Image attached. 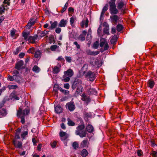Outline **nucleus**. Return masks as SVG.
Returning a JSON list of instances; mask_svg holds the SVG:
<instances>
[{
    "mask_svg": "<svg viewBox=\"0 0 157 157\" xmlns=\"http://www.w3.org/2000/svg\"><path fill=\"white\" fill-rule=\"evenodd\" d=\"M60 66H55L52 71L53 73L55 74L58 73L60 70Z\"/></svg>",
    "mask_w": 157,
    "mask_h": 157,
    "instance_id": "obj_25",
    "label": "nucleus"
},
{
    "mask_svg": "<svg viewBox=\"0 0 157 157\" xmlns=\"http://www.w3.org/2000/svg\"><path fill=\"white\" fill-rule=\"evenodd\" d=\"M73 44L76 46V48L78 49H80V45L78 44L77 41H75L73 43Z\"/></svg>",
    "mask_w": 157,
    "mask_h": 157,
    "instance_id": "obj_57",
    "label": "nucleus"
},
{
    "mask_svg": "<svg viewBox=\"0 0 157 157\" xmlns=\"http://www.w3.org/2000/svg\"><path fill=\"white\" fill-rule=\"evenodd\" d=\"M29 113V109H25L22 110V109L19 108L17 112V116L21 118V122L23 124L25 123V115H28Z\"/></svg>",
    "mask_w": 157,
    "mask_h": 157,
    "instance_id": "obj_1",
    "label": "nucleus"
},
{
    "mask_svg": "<svg viewBox=\"0 0 157 157\" xmlns=\"http://www.w3.org/2000/svg\"><path fill=\"white\" fill-rule=\"evenodd\" d=\"M108 6L107 4H106L105 5V6L104 7L102 10V11L101 13V16L100 17V19H101L102 17L103 16L105 12L108 10Z\"/></svg>",
    "mask_w": 157,
    "mask_h": 157,
    "instance_id": "obj_22",
    "label": "nucleus"
},
{
    "mask_svg": "<svg viewBox=\"0 0 157 157\" xmlns=\"http://www.w3.org/2000/svg\"><path fill=\"white\" fill-rule=\"evenodd\" d=\"M87 131L89 133H92L94 131V127L90 124H89L86 126Z\"/></svg>",
    "mask_w": 157,
    "mask_h": 157,
    "instance_id": "obj_29",
    "label": "nucleus"
},
{
    "mask_svg": "<svg viewBox=\"0 0 157 157\" xmlns=\"http://www.w3.org/2000/svg\"><path fill=\"white\" fill-rule=\"evenodd\" d=\"M48 31H46L45 30L43 31L38 30L37 35H38V36H39L40 37H43L48 34Z\"/></svg>",
    "mask_w": 157,
    "mask_h": 157,
    "instance_id": "obj_14",
    "label": "nucleus"
},
{
    "mask_svg": "<svg viewBox=\"0 0 157 157\" xmlns=\"http://www.w3.org/2000/svg\"><path fill=\"white\" fill-rule=\"evenodd\" d=\"M89 21L87 18H86V19L83 20L81 23V25L82 28H83L85 25L86 27H87L88 25Z\"/></svg>",
    "mask_w": 157,
    "mask_h": 157,
    "instance_id": "obj_17",
    "label": "nucleus"
},
{
    "mask_svg": "<svg viewBox=\"0 0 157 157\" xmlns=\"http://www.w3.org/2000/svg\"><path fill=\"white\" fill-rule=\"evenodd\" d=\"M72 146L74 149H76L78 148V144L77 142H75L73 144Z\"/></svg>",
    "mask_w": 157,
    "mask_h": 157,
    "instance_id": "obj_50",
    "label": "nucleus"
},
{
    "mask_svg": "<svg viewBox=\"0 0 157 157\" xmlns=\"http://www.w3.org/2000/svg\"><path fill=\"white\" fill-rule=\"evenodd\" d=\"M99 46V42L98 41L95 42L93 44V48L95 49H97Z\"/></svg>",
    "mask_w": 157,
    "mask_h": 157,
    "instance_id": "obj_47",
    "label": "nucleus"
},
{
    "mask_svg": "<svg viewBox=\"0 0 157 157\" xmlns=\"http://www.w3.org/2000/svg\"><path fill=\"white\" fill-rule=\"evenodd\" d=\"M64 75L63 76V78H64L67 76L71 77L74 74V72L72 70L69 69L67 71H64Z\"/></svg>",
    "mask_w": 157,
    "mask_h": 157,
    "instance_id": "obj_11",
    "label": "nucleus"
},
{
    "mask_svg": "<svg viewBox=\"0 0 157 157\" xmlns=\"http://www.w3.org/2000/svg\"><path fill=\"white\" fill-rule=\"evenodd\" d=\"M32 26L29 25V24L28 23L25 26V28L27 29H31L32 28Z\"/></svg>",
    "mask_w": 157,
    "mask_h": 157,
    "instance_id": "obj_58",
    "label": "nucleus"
},
{
    "mask_svg": "<svg viewBox=\"0 0 157 157\" xmlns=\"http://www.w3.org/2000/svg\"><path fill=\"white\" fill-rule=\"evenodd\" d=\"M66 61L70 63L71 61V58L70 56H66L65 57Z\"/></svg>",
    "mask_w": 157,
    "mask_h": 157,
    "instance_id": "obj_60",
    "label": "nucleus"
},
{
    "mask_svg": "<svg viewBox=\"0 0 157 157\" xmlns=\"http://www.w3.org/2000/svg\"><path fill=\"white\" fill-rule=\"evenodd\" d=\"M76 19L75 17H72L70 18V22L71 24L72 25L73 24L75 21Z\"/></svg>",
    "mask_w": 157,
    "mask_h": 157,
    "instance_id": "obj_54",
    "label": "nucleus"
},
{
    "mask_svg": "<svg viewBox=\"0 0 157 157\" xmlns=\"http://www.w3.org/2000/svg\"><path fill=\"white\" fill-rule=\"evenodd\" d=\"M59 48V46H58L56 45H53L51 46L50 48H48V49H50L52 51L54 52Z\"/></svg>",
    "mask_w": 157,
    "mask_h": 157,
    "instance_id": "obj_34",
    "label": "nucleus"
},
{
    "mask_svg": "<svg viewBox=\"0 0 157 157\" xmlns=\"http://www.w3.org/2000/svg\"><path fill=\"white\" fill-rule=\"evenodd\" d=\"M109 25L108 24H107V25H106L104 29V33L107 35H109Z\"/></svg>",
    "mask_w": 157,
    "mask_h": 157,
    "instance_id": "obj_31",
    "label": "nucleus"
},
{
    "mask_svg": "<svg viewBox=\"0 0 157 157\" xmlns=\"http://www.w3.org/2000/svg\"><path fill=\"white\" fill-rule=\"evenodd\" d=\"M12 74L14 75V80L18 83H20L21 78L19 75V71L17 70H14L12 72Z\"/></svg>",
    "mask_w": 157,
    "mask_h": 157,
    "instance_id": "obj_5",
    "label": "nucleus"
},
{
    "mask_svg": "<svg viewBox=\"0 0 157 157\" xmlns=\"http://www.w3.org/2000/svg\"><path fill=\"white\" fill-rule=\"evenodd\" d=\"M16 30L15 29H13L11 30L10 32V34L12 37H13L14 36L15 34V32Z\"/></svg>",
    "mask_w": 157,
    "mask_h": 157,
    "instance_id": "obj_64",
    "label": "nucleus"
},
{
    "mask_svg": "<svg viewBox=\"0 0 157 157\" xmlns=\"http://www.w3.org/2000/svg\"><path fill=\"white\" fill-rule=\"evenodd\" d=\"M7 114L6 109L3 108L0 110V117L6 116Z\"/></svg>",
    "mask_w": 157,
    "mask_h": 157,
    "instance_id": "obj_27",
    "label": "nucleus"
},
{
    "mask_svg": "<svg viewBox=\"0 0 157 157\" xmlns=\"http://www.w3.org/2000/svg\"><path fill=\"white\" fill-rule=\"evenodd\" d=\"M51 25L49 27L48 29H53L56 28L58 25V22L57 21H55L53 22L52 21L50 22Z\"/></svg>",
    "mask_w": 157,
    "mask_h": 157,
    "instance_id": "obj_16",
    "label": "nucleus"
},
{
    "mask_svg": "<svg viewBox=\"0 0 157 157\" xmlns=\"http://www.w3.org/2000/svg\"><path fill=\"white\" fill-rule=\"evenodd\" d=\"M125 6V4L122 1H121L117 4V8L118 9L121 10V11L124 13V10L123 8H124Z\"/></svg>",
    "mask_w": 157,
    "mask_h": 157,
    "instance_id": "obj_10",
    "label": "nucleus"
},
{
    "mask_svg": "<svg viewBox=\"0 0 157 157\" xmlns=\"http://www.w3.org/2000/svg\"><path fill=\"white\" fill-rule=\"evenodd\" d=\"M109 10L111 14H116L118 12V10L116 8V6L109 7Z\"/></svg>",
    "mask_w": 157,
    "mask_h": 157,
    "instance_id": "obj_18",
    "label": "nucleus"
},
{
    "mask_svg": "<svg viewBox=\"0 0 157 157\" xmlns=\"http://www.w3.org/2000/svg\"><path fill=\"white\" fill-rule=\"evenodd\" d=\"M85 36H86L81 34L79 36V38L80 39L81 41H83L85 39Z\"/></svg>",
    "mask_w": 157,
    "mask_h": 157,
    "instance_id": "obj_52",
    "label": "nucleus"
},
{
    "mask_svg": "<svg viewBox=\"0 0 157 157\" xmlns=\"http://www.w3.org/2000/svg\"><path fill=\"white\" fill-rule=\"evenodd\" d=\"M59 90L60 92L63 93L64 94H68L69 93V91L65 90L61 87L59 88Z\"/></svg>",
    "mask_w": 157,
    "mask_h": 157,
    "instance_id": "obj_39",
    "label": "nucleus"
},
{
    "mask_svg": "<svg viewBox=\"0 0 157 157\" xmlns=\"http://www.w3.org/2000/svg\"><path fill=\"white\" fill-rule=\"evenodd\" d=\"M110 18L112 21L114 23H117V21L119 19L118 17L116 15L111 16L110 17Z\"/></svg>",
    "mask_w": 157,
    "mask_h": 157,
    "instance_id": "obj_28",
    "label": "nucleus"
},
{
    "mask_svg": "<svg viewBox=\"0 0 157 157\" xmlns=\"http://www.w3.org/2000/svg\"><path fill=\"white\" fill-rule=\"evenodd\" d=\"M155 85L154 81L152 80H149L147 82V86L150 89H152Z\"/></svg>",
    "mask_w": 157,
    "mask_h": 157,
    "instance_id": "obj_20",
    "label": "nucleus"
},
{
    "mask_svg": "<svg viewBox=\"0 0 157 157\" xmlns=\"http://www.w3.org/2000/svg\"><path fill=\"white\" fill-rule=\"evenodd\" d=\"M66 135H67V134L65 132L62 131L60 132L59 133V136L60 137H63Z\"/></svg>",
    "mask_w": 157,
    "mask_h": 157,
    "instance_id": "obj_59",
    "label": "nucleus"
},
{
    "mask_svg": "<svg viewBox=\"0 0 157 157\" xmlns=\"http://www.w3.org/2000/svg\"><path fill=\"white\" fill-rule=\"evenodd\" d=\"M67 120L68 121L67 124L69 126H74L75 125V123H74L70 119L68 118Z\"/></svg>",
    "mask_w": 157,
    "mask_h": 157,
    "instance_id": "obj_38",
    "label": "nucleus"
},
{
    "mask_svg": "<svg viewBox=\"0 0 157 157\" xmlns=\"http://www.w3.org/2000/svg\"><path fill=\"white\" fill-rule=\"evenodd\" d=\"M7 87L9 90L15 89L17 88L18 86L16 85H9Z\"/></svg>",
    "mask_w": 157,
    "mask_h": 157,
    "instance_id": "obj_40",
    "label": "nucleus"
},
{
    "mask_svg": "<svg viewBox=\"0 0 157 157\" xmlns=\"http://www.w3.org/2000/svg\"><path fill=\"white\" fill-rule=\"evenodd\" d=\"M87 93L89 95H96L97 93V91L93 88H90L87 91Z\"/></svg>",
    "mask_w": 157,
    "mask_h": 157,
    "instance_id": "obj_23",
    "label": "nucleus"
},
{
    "mask_svg": "<svg viewBox=\"0 0 157 157\" xmlns=\"http://www.w3.org/2000/svg\"><path fill=\"white\" fill-rule=\"evenodd\" d=\"M70 77H67L66 78H63L62 79V81H63L65 82H69L70 80Z\"/></svg>",
    "mask_w": 157,
    "mask_h": 157,
    "instance_id": "obj_56",
    "label": "nucleus"
},
{
    "mask_svg": "<svg viewBox=\"0 0 157 157\" xmlns=\"http://www.w3.org/2000/svg\"><path fill=\"white\" fill-rule=\"evenodd\" d=\"M38 37V35H35L34 36H30L28 39V41L30 43L34 44L35 43V40L37 39Z\"/></svg>",
    "mask_w": 157,
    "mask_h": 157,
    "instance_id": "obj_12",
    "label": "nucleus"
},
{
    "mask_svg": "<svg viewBox=\"0 0 157 157\" xmlns=\"http://www.w3.org/2000/svg\"><path fill=\"white\" fill-rule=\"evenodd\" d=\"M13 143L16 148L20 149L22 147V142L21 141H17L16 138H14L13 140Z\"/></svg>",
    "mask_w": 157,
    "mask_h": 157,
    "instance_id": "obj_6",
    "label": "nucleus"
},
{
    "mask_svg": "<svg viewBox=\"0 0 157 157\" xmlns=\"http://www.w3.org/2000/svg\"><path fill=\"white\" fill-rule=\"evenodd\" d=\"M151 155L152 157H157V151H152Z\"/></svg>",
    "mask_w": 157,
    "mask_h": 157,
    "instance_id": "obj_55",
    "label": "nucleus"
},
{
    "mask_svg": "<svg viewBox=\"0 0 157 157\" xmlns=\"http://www.w3.org/2000/svg\"><path fill=\"white\" fill-rule=\"evenodd\" d=\"M14 75H13V76H11L10 75H9L7 78V79L8 80L10 81H13L14 80Z\"/></svg>",
    "mask_w": 157,
    "mask_h": 157,
    "instance_id": "obj_46",
    "label": "nucleus"
},
{
    "mask_svg": "<svg viewBox=\"0 0 157 157\" xmlns=\"http://www.w3.org/2000/svg\"><path fill=\"white\" fill-rule=\"evenodd\" d=\"M136 153L137 155L139 157H141L143 155V152L141 150H137Z\"/></svg>",
    "mask_w": 157,
    "mask_h": 157,
    "instance_id": "obj_51",
    "label": "nucleus"
},
{
    "mask_svg": "<svg viewBox=\"0 0 157 157\" xmlns=\"http://www.w3.org/2000/svg\"><path fill=\"white\" fill-rule=\"evenodd\" d=\"M68 3L67 2L65 4V5L63 7V8L60 11V12L61 13H63L67 9L68 6Z\"/></svg>",
    "mask_w": 157,
    "mask_h": 157,
    "instance_id": "obj_41",
    "label": "nucleus"
},
{
    "mask_svg": "<svg viewBox=\"0 0 157 157\" xmlns=\"http://www.w3.org/2000/svg\"><path fill=\"white\" fill-rule=\"evenodd\" d=\"M85 127L84 124L79 125L76 128V130L75 132L76 134L79 135L80 137L82 138L86 137V131L83 130Z\"/></svg>",
    "mask_w": 157,
    "mask_h": 157,
    "instance_id": "obj_2",
    "label": "nucleus"
},
{
    "mask_svg": "<svg viewBox=\"0 0 157 157\" xmlns=\"http://www.w3.org/2000/svg\"><path fill=\"white\" fill-rule=\"evenodd\" d=\"M77 121L78 123H79V124H80V125L84 124L82 119L80 118H78Z\"/></svg>",
    "mask_w": 157,
    "mask_h": 157,
    "instance_id": "obj_48",
    "label": "nucleus"
},
{
    "mask_svg": "<svg viewBox=\"0 0 157 157\" xmlns=\"http://www.w3.org/2000/svg\"><path fill=\"white\" fill-rule=\"evenodd\" d=\"M68 21L64 19H62L59 23L58 26L60 27H64L67 26Z\"/></svg>",
    "mask_w": 157,
    "mask_h": 157,
    "instance_id": "obj_13",
    "label": "nucleus"
},
{
    "mask_svg": "<svg viewBox=\"0 0 157 157\" xmlns=\"http://www.w3.org/2000/svg\"><path fill=\"white\" fill-rule=\"evenodd\" d=\"M66 107L70 111H73L75 109V107L73 102H68L66 104Z\"/></svg>",
    "mask_w": 157,
    "mask_h": 157,
    "instance_id": "obj_7",
    "label": "nucleus"
},
{
    "mask_svg": "<svg viewBox=\"0 0 157 157\" xmlns=\"http://www.w3.org/2000/svg\"><path fill=\"white\" fill-rule=\"evenodd\" d=\"M76 88V93L77 94H79L81 93L83 88L82 86L77 87Z\"/></svg>",
    "mask_w": 157,
    "mask_h": 157,
    "instance_id": "obj_43",
    "label": "nucleus"
},
{
    "mask_svg": "<svg viewBox=\"0 0 157 157\" xmlns=\"http://www.w3.org/2000/svg\"><path fill=\"white\" fill-rule=\"evenodd\" d=\"M86 53L88 55L95 56L98 55L100 53L99 51H92L90 49L87 50L86 51Z\"/></svg>",
    "mask_w": 157,
    "mask_h": 157,
    "instance_id": "obj_15",
    "label": "nucleus"
},
{
    "mask_svg": "<svg viewBox=\"0 0 157 157\" xmlns=\"http://www.w3.org/2000/svg\"><path fill=\"white\" fill-rule=\"evenodd\" d=\"M55 111L57 113H62V108L60 105H58L55 107Z\"/></svg>",
    "mask_w": 157,
    "mask_h": 157,
    "instance_id": "obj_21",
    "label": "nucleus"
},
{
    "mask_svg": "<svg viewBox=\"0 0 157 157\" xmlns=\"http://www.w3.org/2000/svg\"><path fill=\"white\" fill-rule=\"evenodd\" d=\"M82 81L81 79L76 78L74 82L72 88L73 90H75L77 87L82 86Z\"/></svg>",
    "mask_w": 157,
    "mask_h": 157,
    "instance_id": "obj_3",
    "label": "nucleus"
},
{
    "mask_svg": "<svg viewBox=\"0 0 157 157\" xmlns=\"http://www.w3.org/2000/svg\"><path fill=\"white\" fill-rule=\"evenodd\" d=\"M88 144V139H86L82 142L81 143L80 146L81 147H85L87 146Z\"/></svg>",
    "mask_w": 157,
    "mask_h": 157,
    "instance_id": "obj_24",
    "label": "nucleus"
},
{
    "mask_svg": "<svg viewBox=\"0 0 157 157\" xmlns=\"http://www.w3.org/2000/svg\"><path fill=\"white\" fill-rule=\"evenodd\" d=\"M102 27L101 25H100L97 31L98 34L99 35L101 32Z\"/></svg>",
    "mask_w": 157,
    "mask_h": 157,
    "instance_id": "obj_63",
    "label": "nucleus"
},
{
    "mask_svg": "<svg viewBox=\"0 0 157 157\" xmlns=\"http://www.w3.org/2000/svg\"><path fill=\"white\" fill-rule=\"evenodd\" d=\"M115 2L116 0H111L109 2V7L116 6Z\"/></svg>",
    "mask_w": 157,
    "mask_h": 157,
    "instance_id": "obj_37",
    "label": "nucleus"
},
{
    "mask_svg": "<svg viewBox=\"0 0 157 157\" xmlns=\"http://www.w3.org/2000/svg\"><path fill=\"white\" fill-rule=\"evenodd\" d=\"M90 64L92 66L94 67L95 68H98L101 65V64L100 63L98 59H96L94 62L90 61Z\"/></svg>",
    "mask_w": 157,
    "mask_h": 157,
    "instance_id": "obj_8",
    "label": "nucleus"
},
{
    "mask_svg": "<svg viewBox=\"0 0 157 157\" xmlns=\"http://www.w3.org/2000/svg\"><path fill=\"white\" fill-rule=\"evenodd\" d=\"M117 39V37L116 35L114 36L111 39L110 42L111 44H114L116 42Z\"/></svg>",
    "mask_w": 157,
    "mask_h": 157,
    "instance_id": "obj_32",
    "label": "nucleus"
},
{
    "mask_svg": "<svg viewBox=\"0 0 157 157\" xmlns=\"http://www.w3.org/2000/svg\"><path fill=\"white\" fill-rule=\"evenodd\" d=\"M59 90V88L58 86L57 85H55L53 88L54 91L57 92Z\"/></svg>",
    "mask_w": 157,
    "mask_h": 157,
    "instance_id": "obj_62",
    "label": "nucleus"
},
{
    "mask_svg": "<svg viewBox=\"0 0 157 157\" xmlns=\"http://www.w3.org/2000/svg\"><path fill=\"white\" fill-rule=\"evenodd\" d=\"M123 28V26L120 24H119L117 26V30L118 32H120L121 31Z\"/></svg>",
    "mask_w": 157,
    "mask_h": 157,
    "instance_id": "obj_42",
    "label": "nucleus"
},
{
    "mask_svg": "<svg viewBox=\"0 0 157 157\" xmlns=\"http://www.w3.org/2000/svg\"><path fill=\"white\" fill-rule=\"evenodd\" d=\"M82 100L83 101H86L87 102H89L90 101V99L88 96H86L85 94H83L81 95Z\"/></svg>",
    "mask_w": 157,
    "mask_h": 157,
    "instance_id": "obj_19",
    "label": "nucleus"
},
{
    "mask_svg": "<svg viewBox=\"0 0 157 157\" xmlns=\"http://www.w3.org/2000/svg\"><path fill=\"white\" fill-rule=\"evenodd\" d=\"M61 29L59 27L55 29V32L56 33L59 34L60 33Z\"/></svg>",
    "mask_w": 157,
    "mask_h": 157,
    "instance_id": "obj_61",
    "label": "nucleus"
},
{
    "mask_svg": "<svg viewBox=\"0 0 157 157\" xmlns=\"http://www.w3.org/2000/svg\"><path fill=\"white\" fill-rule=\"evenodd\" d=\"M32 70L36 73H38L40 71V69L37 66L35 65L32 69Z\"/></svg>",
    "mask_w": 157,
    "mask_h": 157,
    "instance_id": "obj_36",
    "label": "nucleus"
},
{
    "mask_svg": "<svg viewBox=\"0 0 157 157\" xmlns=\"http://www.w3.org/2000/svg\"><path fill=\"white\" fill-rule=\"evenodd\" d=\"M36 19L35 18H33L30 19L28 23L29 24L32 26H33L36 23Z\"/></svg>",
    "mask_w": 157,
    "mask_h": 157,
    "instance_id": "obj_30",
    "label": "nucleus"
},
{
    "mask_svg": "<svg viewBox=\"0 0 157 157\" xmlns=\"http://www.w3.org/2000/svg\"><path fill=\"white\" fill-rule=\"evenodd\" d=\"M86 76L89 78L90 81L93 82L96 77V74L89 71L86 73Z\"/></svg>",
    "mask_w": 157,
    "mask_h": 157,
    "instance_id": "obj_4",
    "label": "nucleus"
},
{
    "mask_svg": "<svg viewBox=\"0 0 157 157\" xmlns=\"http://www.w3.org/2000/svg\"><path fill=\"white\" fill-rule=\"evenodd\" d=\"M28 135V132L27 131H24L22 132V134L21 135V136L22 138L23 139L25 138V137L27 135Z\"/></svg>",
    "mask_w": 157,
    "mask_h": 157,
    "instance_id": "obj_49",
    "label": "nucleus"
},
{
    "mask_svg": "<svg viewBox=\"0 0 157 157\" xmlns=\"http://www.w3.org/2000/svg\"><path fill=\"white\" fill-rule=\"evenodd\" d=\"M41 53L40 50H37L35 52L34 56L36 58H38L40 57Z\"/></svg>",
    "mask_w": 157,
    "mask_h": 157,
    "instance_id": "obj_33",
    "label": "nucleus"
},
{
    "mask_svg": "<svg viewBox=\"0 0 157 157\" xmlns=\"http://www.w3.org/2000/svg\"><path fill=\"white\" fill-rule=\"evenodd\" d=\"M24 62L22 60H20L16 64L15 68L18 70H19L25 68L23 66Z\"/></svg>",
    "mask_w": 157,
    "mask_h": 157,
    "instance_id": "obj_9",
    "label": "nucleus"
},
{
    "mask_svg": "<svg viewBox=\"0 0 157 157\" xmlns=\"http://www.w3.org/2000/svg\"><path fill=\"white\" fill-rule=\"evenodd\" d=\"M88 154V151L86 149H83L81 151V155L83 157H86Z\"/></svg>",
    "mask_w": 157,
    "mask_h": 157,
    "instance_id": "obj_35",
    "label": "nucleus"
},
{
    "mask_svg": "<svg viewBox=\"0 0 157 157\" xmlns=\"http://www.w3.org/2000/svg\"><path fill=\"white\" fill-rule=\"evenodd\" d=\"M5 6L2 5L0 6V14H1L3 13H4L5 9Z\"/></svg>",
    "mask_w": 157,
    "mask_h": 157,
    "instance_id": "obj_44",
    "label": "nucleus"
},
{
    "mask_svg": "<svg viewBox=\"0 0 157 157\" xmlns=\"http://www.w3.org/2000/svg\"><path fill=\"white\" fill-rule=\"evenodd\" d=\"M29 35V32L27 33L23 31L22 33V36L24 37L25 40L27 41L28 40V36Z\"/></svg>",
    "mask_w": 157,
    "mask_h": 157,
    "instance_id": "obj_26",
    "label": "nucleus"
},
{
    "mask_svg": "<svg viewBox=\"0 0 157 157\" xmlns=\"http://www.w3.org/2000/svg\"><path fill=\"white\" fill-rule=\"evenodd\" d=\"M10 0H4L3 4L5 7L9 6L10 5Z\"/></svg>",
    "mask_w": 157,
    "mask_h": 157,
    "instance_id": "obj_45",
    "label": "nucleus"
},
{
    "mask_svg": "<svg viewBox=\"0 0 157 157\" xmlns=\"http://www.w3.org/2000/svg\"><path fill=\"white\" fill-rule=\"evenodd\" d=\"M35 51V48L33 47H32L29 49L28 52L29 53L33 54L34 52Z\"/></svg>",
    "mask_w": 157,
    "mask_h": 157,
    "instance_id": "obj_53",
    "label": "nucleus"
}]
</instances>
